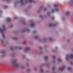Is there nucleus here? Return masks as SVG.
I'll return each instance as SVG.
<instances>
[{"label": "nucleus", "instance_id": "7", "mask_svg": "<svg viewBox=\"0 0 73 73\" xmlns=\"http://www.w3.org/2000/svg\"><path fill=\"white\" fill-rule=\"evenodd\" d=\"M35 0H29V2L30 3H33V2H34Z\"/></svg>", "mask_w": 73, "mask_h": 73}, {"label": "nucleus", "instance_id": "28", "mask_svg": "<svg viewBox=\"0 0 73 73\" xmlns=\"http://www.w3.org/2000/svg\"><path fill=\"white\" fill-rule=\"evenodd\" d=\"M40 48H41V47H40Z\"/></svg>", "mask_w": 73, "mask_h": 73}, {"label": "nucleus", "instance_id": "29", "mask_svg": "<svg viewBox=\"0 0 73 73\" xmlns=\"http://www.w3.org/2000/svg\"><path fill=\"white\" fill-rule=\"evenodd\" d=\"M12 26H13V25H12Z\"/></svg>", "mask_w": 73, "mask_h": 73}, {"label": "nucleus", "instance_id": "25", "mask_svg": "<svg viewBox=\"0 0 73 73\" xmlns=\"http://www.w3.org/2000/svg\"><path fill=\"white\" fill-rule=\"evenodd\" d=\"M52 69H53V70H54V69H55V68H53Z\"/></svg>", "mask_w": 73, "mask_h": 73}, {"label": "nucleus", "instance_id": "16", "mask_svg": "<svg viewBox=\"0 0 73 73\" xmlns=\"http://www.w3.org/2000/svg\"><path fill=\"white\" fill-rule=\"evenodd\" d=\"M20 2L21 3H23V0H21Z\"/></svg>", "mask_w": 73, "mask_h": 73}, {"label": "nucleus", "instance_id": "8", "mask_svg": "<svg viewBox=\"0 0 73 73\" xmlns=\"http://www.w3.org/2000/svg\"><path fill=\"white\" fill-rule=\"evenodd\" d=\"M70 13V12L68 11H67L65 13L66 15H69V14Z\"/></svg>", "mask_w": 73, "mask_h": 73}, {"label": "nucleus", "instance_id": "18", "mask_svg": "<svg viewBox=\"0 0 73 73\" xmlns=\"http://www.w3.org/2000/svg\"><path fill=\"white\" fill-rule=\"evenodd\" d=\"M14 40H16L17 39V38L16 37H14L13 38Z\"/></svg>", "mask_w": 73, "mask_h": 73}, {"label": "nucleus", "instance_id": "19", "mask_svg": "<svg viewBox=\"0 0 73 73\" xmlns=\"http://www.w3.org/2000/svg\"><path fill=\"white\" fill-rule=\"evenodd\" d=\"M40 72H43V71L42 70V69L40 70Z\"/></svg>", "mask_w": 73, "mask_h": 73}, {"label": "nucleus", "instance_id": "5", "mask_svg": "<svg viewBox=\"0 0 73 73\" xmlns=\"http://www.w3.org/2000/svg\"><path fill=\"white\" fill-rule=\"evenodd\" d=\"M12 63H13L14 64V66L17 67V66H19V65L18 64L16 63V62L15 61L13 62Z\"/></svg>", "mask_w": 73, "mask_h": 73}, {"label": "nucleus", "instance_id": "27", "mask_svg": "<svg viewBox=\"0 0 73 73\" xmlns=\"http://www.w3.org/2000/svg\"><path fill=\"white\" fill-rule=\"evenodd\" d=\"M1 11H0V13H1Z\"/></svg>", "mask_w": 73, "mask_h": 73}, {"label": "nucleus", "instance_id": "13", "mask_svg": "<svg viewBox=\"0 0 73 73\" xmlns=\"http://www.w3.org/2000/svg\"><path fill=\"white\" fill-rule=\"evenodd\" d=\"M58 61L59 62H61V60L60 59H58Z\"/></svg>", "mask_w": 73, "mask_h": 73}, {"label": "nucleus", "instance_id": "26", "mask_svg": "<svg viewBox=\"0 0 73 73\" xmlns=\"http://www.w3.org/2000/svg\"><path fill=\"white\" fill-rule=\"evenodd\" d=\"M11 49H12V50H13V49H12V48H11Z\"/></svg>", "mask_w": 73, "mask_h": 73}, {"label": "nucleus", "instance_id": "14", "mask_svg": "<svg viewBox=\"0 0 73 73\" xmlns=\"http://www.w3.org/2000/svg\"><path fill=\"white\" fill-rule=\"evenodd\" d=\"M18 49H21V47H18Z\"/></svg>", "mask_w": 73, "mask_h": 73}, {"label": "nucleus", "instance_id": "23", "mask_svg": "<svg viewBox=\"0 0 73 73\" xmlns=\"http://www.w3.org/2000/svg\"><path fill=\"white\" fill-rule=\"evenodd\" d=\"M36 38H38V36H36Z\"/></svg>", "mask_w": 73, "mask_h": 73}, {"label": "nucleus", "instance_id": "21", "mask_svg": "<svg viewBox=\"0 0 73 73\" xmlns=\"http://www.w3.org/2000/svg\"><path fill=\"white\" fill-rule=\"evenodd\" d=\"M17 19V17H16L15 18H14V20H16V19Z\"/></svg>", "mask_w": 73, "mask_h": 73}, {"label": "nucleus", "instance_id": "22", "mask_svg": "<svg viewBox=\"0 0 73 73\" xmlns=\"http://www.w3.org/2000/svg\"><path fill=\"white\" fill-rule=\"evenodd\" d=\"M70 64H71V65H73V62H71Z\"/></svg>", "mask_w": 73, "mask_h": 73}, {"label": "nucleus", "instance_id": "1", "mask_svg": "<svg viewBox=\"0 0 73 73\" xmlns=\"http://www.w3.org/2000/svg\"><path fill=\"white\" fill-rule=\"evenodd\" d=\"M5 31V26L3 27L2 29H0V32L3 33L2 36L3 38H4L5 37V35H4V34L3 33Z\"/></svg>", "mask_w": 73, "mask_h": 73}, {"label": "nucleus", "instance_id": "6", "mask_svg": "<svg viewBox=\"0 0 73 73\" xmlns=\"http://www.w3.org/2000/svg\"><path fill=\"white\" fill-rule=\"evenodd\" d=\"M29 49H30L29 47H26V49L25 50V52H27V51H28V50H29Z\"/></svg>", "mask_w": 73, "mask_h": 73}, {"label": "nucleus", "instance_id": "15", "mask_svg": "<svg viewBox=\"0 0 73 73\" xmlns=\"http://www.w3.org/2000/svg\"><path fill=\"white\" fill-rule=\"evenodd\" d=\"M49 26H50V27H52V26H53V24H50L49 25Z\"/></svg>", "mask_w": 73, "mask_h": 73}, {"label": "nucleus", "instance_id": "2", "mask_svg": "<svg viewBox=\"0 0 73 73\" xmlns=\"http://www.w3.org/2000/svg\"><path fill=\"white\" fill-rule=\"evenodd\" d=\"M69 57L71 58H73V54H71L70 55L68 54L67 55V57L66 58V59L67 60H68Z\"/></svg>", "mask_w": 73, "mask_h": 73}, {"label": "nucleus", "instance_id": "12", "mask_svg": "<svg viewBox=\"0 0 73 73\" xmlns=\"http://www.w3.org/2000/svg\"><path fill=\"white\" fill-rule=\"evenodd\" d=\"M70 69H71V67H68V70H70Z\"/></svg>", "mask_w": 73, "mask_h": 73}, {"label": "nucleus", "instance_id": "17", "mask_svg": "<svg viewBox=\"0 0 73 73\" xmlns=\"http://www.w3.org/2000/svg\"><path fill=\"white\" fill-rule=\"evenodd\" d=\"M4 8H5V9H6V8H7V6H5L4 7Z\"/></svg>", "mask_w": 73, "mask_h": 73}, {"label": "nucleus", "instance_id": "24", "mask_svg": "<svg viewBox=\"0 0 73 73\" xmlns=\"http://www.w3.org/2000/svg\"><path fill=\"white\" fill-rule=\"evenodd\" d=\"M55 58V56H54L53 57V58Z\"/></svg>", "mask_w": 73, "mask_h": 73}, {"label": "nucleus", "instance_id": "4", "mask_svg": "<svg viewBox=\"0 0 73 73\" xmlns=\"http://www.w3.org/2000/svg\"><path fill=\"white\" fill-rule=\"evenodd\" d=\"M65 68V66L61 67L59 69V70L60 71H62V70H64Z\"/></svg>", "mask_w": 73, "mask_h": 73}, {"label": "nucleus", "instance_id": "9", "mask_svg": "<svg viewBox=\"0 0 73 73\" xmlns=\"http://www.w3.org/2000/svg\"><path fill=\"white\" fill-rule=\"evenodd\" d=\"M7 21H11V19L9 18H8L7 19Z\"/></svg>", "mask_w": 73, "mask_h": 73}, {"label": "nucleus", "instance_id": "11", "mask_svg": "<svg viewBox=\"0 0 73 73\" xmlns=\"http://www.w3.org/2000/svg\"><path fill=\"white\" fill-rule=\"evenodd\" d=\"M34 26V23H32V24L31 25V26L32 27H33Z\"/></svg>", "mask_w": 73, "mask_h": 73}, {"label": "nucleus", "instance_id": "20", "mask_svg": "<svg viewBox=\"0 0 73 73\" xmlns=\"http://www.w3.org/2000/svg\"><path fill=\"white\" fill-rule=\"evenodd\" d=\"M26 43H27V42H24V44H26Z\"/></svg>", "mask_w": 73, "mask_h": 73}, {"label": "nucleus", "instance_id": "10", "mask_svg": "<svg viewBox=\"0 0 73 73\" xmlns=\"http://www.w3.org/2000/svg\"><path fill=\"white\" fill-rule=\"evenodd\" d=\"M44 58L46 60L48 59V57L46 56H44Z\"/></svg>", "mask_w": 73, "mask_h": 73}, {"label": "nucleus", "instance_id": "3", "mask_svg": "<svg viewBox=\"0 0 73 73\" xmlns=\"http://www.w3.org/2000/svg\"><path fill=\"white\" fill-rule=\"evenodd\" d=\"M54 7H55V8H56L55 10H52V12H55V11H58V8H57L58 7V5H54Z\"/></svg>", "mask_w": 73, "mask_h": 73}]
</instances>
